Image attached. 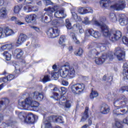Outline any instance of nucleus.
I'll return each mask as SVG.
<instances>
[{
  "label": "nucleus",
  "mask_w": 128,
  "mask_h": 128,
  "mask_svg": "<svg viewBox=\"0 0 128 128\" xmlns=\"http://www.w3.org/2000/svg\"><path fill=\"white\" fill-rule=\"evenodd\" d=\"M60 76L63 78H74L76 76V70L74 68L70 65H64V68L58 70Z\"/></svg>",
  "instance_id": "1"
},
{
  "label": "nucleus",
  "mask_w": 128,
  "mask_h": 128,
  "mask_svg": "<svg viewBox=\"0 0 128 128\" xmlns=\"http://www.w3.org/2000/svg\"><path fill=\"white\" fill-rule=\"evenodd\" d=\"M128 98L122 95L119 98L114 99V106L116 108L113 110L114 114H120V108H124L126 106V104H128Z\"/></svg>",
  "instance_id": "2"
},
{
  "label": "nucleus",
  "mask_w": 128,
  "mask_h": 128,
  "mask_svg": "<svg viewBox=\"0 0 128 128\" xmlns=\"http://www.w3.org/2000/svg\"><path fill=\"white\" fill-rule=\"evenodd\" d=\"M46 13H44L41 15L40 18L42 22L44 24H50L52 20V12L56 11L54 8L48 7L44 9Z\"/></svg>",
  "instance_id": "3"
},
{
  "label": "nucleus",
  "mask_w": 128,
  "mask_h": 128,
  "mask_svg": "<svg viewBox=\"0 0 128 128\" xmlns=\"http://www.w3.org/2000/svg\"><path fill=\"white\" fill-rule=\"evenodd\" d=\"M20 68H18V65L15 66V70L13 74H9L6 77H2L0 78V84L1 82H10L12 80L16 78H18L20 74Z\"/></svg>",
  "instance_id": "4"
},
{
  "label": "nucleus",
  "mask_w": 128,
  "mask_h": 128,
  "mask_svg": "<svg viewBox=\"0 0 128 128\" xmlns=\"http://www.w3.org/2000/svg\"><path fill=\"white\" fill-rule=\"evenodd\" d=\"M70 90L74 94H80L86 90V84L77 82L70 86Z\"/></svg>",
  "instance_id": "5"
},
{
  "label": "nucleus",
  "mask_w": 128,
  "mask_h": 128,
  "mask_svg": "<svg viewBox=\"0 0 128 128\" xmlns=\"http://www.w3.org/2000/svg\"><path fill=\"white\" fill-rule=\"evenodd\" d=\"M93 26H100V32L104 36H108L110 34L108 32V26L106 24H101L98 21L95 20L92 22Z\"/></svg>",
  "instance_id": "6"
},
{
  "label": "nucleus",
  "mask_w": 128,
  "mask_h": 128,
  "mask_svg": "<svg viewBox=\"0 0 128 128\" xmlns=\"http://www.w3.org/2000/svg\"><path fill=\"white\" fill-rule=\"evenodd\" d=\"M108 32L110 35L108 36H104L105 38H108L110 40L111 42H116L122 36V32L120 30H116L114 32L112 35V32L110 30V28L108 27Z\"/></svg>",
  "instance_id": "7"
},
{
  "label": "nucleus",
  "mask_w": 128,
  "mask_h": 128,
  "mask_svg": "<svg viewBox=\"0 0 128 128\" xmlns=\"http://www.w3.org/2000/svg\"><path fill=\"white\" fill-rule=\"evenodd\" d=\"M107 58H108L110 60H114V55L112 54H110L108 55L102 54L100 58H96L94 62L96 64L100 66L102 64Z\"/></svg>",
  "instance_id": "8"
},
{
  "label": "nucleus",
  "mask_w": 128,
  "mask_h": 128,
  "mask_svg": "<svg viewBox=\"0 0 128 128\" xmlns=\"http://www.w3.org/2000/svg\"><path fill=\"white\" fill-rule=\"evenodd\" d=\"M126 1L124 0H118L117 3L111 6L110 8L116 10H122L126 8Z\"/></svg>",
  "instance_id": "9"
},
{
  "label": "nucleus",
  "mask_w": 128,
  "mask_h": 128,
  "mask_svg": "<svg viewBox=\"0 0 128 128\" xmlns=\"http://www.w3.org/2000/svg\"><path fill=\"white\" fill-rule=\"evenodd\" d=\"M114 54V56H116L118 60L120 62L124 60V58H126V52L124 51V50L120 48V47L116 48Z\"/></svg>",
  "instance_id": "10"
},
{
  "label": "nucleus",
  "mask_w": 128,
  "mask_h": 128,
  "mask_svg": "<svg viewBox=\"0 0 128 128\" xmlns=\"http://www.w3.org/2000/svg\"><path fill=\"white\" fill-rule=\"evenodd\" d=\"M60 30L56 27L50 28H48L46 34L48 38H54L60 36Z\"/></svg>",
  "instance_id": "11"
},
{
  "label": "nucleus",
  "mask_w": 128,
  "mask_h": 128,
  "mask_svg": "<svg viewBox=\"0 0 128 128\" xmlns=\"http://www.w3.org/2000/svg\"><path fill=\"white\" fill-rule=\"evenodd\" d=\"M32 97H28L26 98L24 101H22L20 102V101L18 102V104L21 108H22L24 110H28V106H31L32 104L34 102L32 100Z\"/></svg>",
  "instance_id": "12"
},
{
  "label": "nucleus",
  "mask_w": 128,
  "mask_h": 128,
  "mask_svg": "<svg viewBox=\"0 0 128 128\" xmlns=\"http://www.w3.org/2000/svg\"><path fill=\"white\" fill-rule=\"evenodd\" d=\"M30 96H32L33 100H38L40 102H42L44 98L42 94L38 91H35L33 93H32L30 94Z\"/></svg>",
  "instance_id": "13"
},
{
  "label": "nucleus",
  "mask_w": 128,
  "mask_h": 128,
  "mask_svg": "<svg viewBox=\"0 0 128 128\" xmlns=\"http://www.w3.org/2000/svg\"><path fill=\"white\" fill-rule=\"evenodd\" d=\"M100 113L102 114H108L110 112V106L106 103L102 104L100 106Z\"/></svg>",
  "instance_id": "14"
},
{
  "label": "nucleus",
  "mask_w": 128,
  "mask_h": 128,
  "mask_svg": "<svg viewBox=\"0 0 128 128\" xmlns=\"http://www.w3.org/2000/svg\"><path fill=\"white\" fill-rule=\"evenodd\" d=\"M28 39V36L22 33L20 34L17 42H16V44L18 46H22L26 40Z\"/></svg>",
  "instance_id": "15"
},
{
  "label": "nucleus",
  "mask_w": 128,
  "mask_h": 128,
  "mask_svg": "<svg viewBox=\"0 0 128 128\" xmlns=\"http://www.w3.org/2000/svg\"><path fill=\"white\" fill-rule=\"evenodd\" d=\"M24 51L20 48H16L12 52L13 56H16L17 60L22 58L24 56Z\"/></svg>",
  "instance_id": "16"
},
{
  "label": "nucleus",
  "mask_w": 128,
  "mask_h": 128,
  "mask_svg": "<svg viewBox=\"0 0 128 128\" xmlns=\"http://www.w3.org/2000/svg\"><path fill=\"white\" fill-rule=\"evenodd\" d=\"M24 10L26 12H38V9L36 6L28 5L24 7Z\"/></svg>",
  "instance_id": "17"
},
{
  "label": "nucleus",
  "mask_w": 128,
  "mask_h": 128,
  "mask_svg": "<svg viewBox=\"0 0 128 128\" xmlns=\"http://www.w3.org/2000/svg\"><path fill=\"white\" fill-rule=\"evenodd\" d=\"M10 99L6 98H3L0 100V110H2V106H8L10 104Z\"/></svg>",
  "instance_id": "18"
},
{
  "label": "nucleus",
  "mask_w": 128,
  "mask_h": 128,
  "mask_svg": "<svg viewBox=\"0 0 128 128\" xmlns=\"http://www.w3.org/2000/svg\"><path fill=\"white\" fill-rule=\"evenodd\" d=\"M88 110H90V108L88 106H86L84 112L83 113V116L81 118L82 122H86V120L90 116V115H88Z\"/></svg>",
  "instance_id": "19"
},
{
  "label": "nucleus",
  "mask_w": 128,
  "mask_h": 128,
  "mask_svg": "<svg viewBox=\"0 0 128 128\" xmlns=\"http://www.w3.org/2000/svg\"><path fill=\"white\" fill-rule=\"evenodd\" d=\"M36 16L34 14H32L27 15L25 18V20L26 22H28V24H30L32 22H34L36 20Z\"/></svg>",
  "instance_id": "20"
},
{
  "label": "nucleus",
  "mask_w": 128,
  "mask_h": 128,
  "mask_svg": "<svg viewBox=\"0 0 128 128\" xmlns=\"http://www.w3.org/2000/svg\"><path fill=\"white\" fill-rule=\"evenodd\" d=\"M100 6L103 8H108L110 6V4H112V1L110 0H100Z\"/></svg>",
  "instance_id": "21"
},
{
  "label": "nucleus",
  "mask_w": 128,
  "mask_h": 128,
  "mask_svg": "<svg viewBox=\"0 0 128 128\" xmlns=\"http://www.w3.org/2000/svg\"><path fill=\"white\" fill-rule=\"evenodd\" d=\"M123 76L124 80H128V65L127 64H124L123 66Z\"/></svg>",
  "instance_id": "22"
},
{
  "label": "nucleus",
  "mask_w": 128,
  "mask_h": 128,
  "mask_svg": "<svg viewBox=\"0 0 128 128\" xmlns=\"http://www.w3.org/2000/svg\"><path fill=\"white\" fill-rule=\"evenodd\" d=\"M3 30L5 38H6V36H12V34H14V30L10 28H9L8 27L3 28Z\"/></svg>",
  "instance_id": "23"
},
{
  "label": "nucleus",
  "mask_w": 128,
  "mask_h": 128,
  "mask_svg": "<svg viewBox=\"0 0 128 128\" xmlns=\"http://www.w3.org/2000/svg\"><path fill=\"white\" fill-rule=\"evenodd\" d=\"M12 44H6L3 45L0 48V52H2L4 50H12Z\"/></svg>",
  "instance_id": "24"
},
{
  "label": "nucleus",
  "mask_w": 128,
  "mask_h": 128,
  "mask_svg": "<svg viewBox=\"0 0 128 128\" xmlns=\"http://www.w3.org/2000/svg\"><path fill=\"white\" fill-rule=\"evenodd\" d=\"M24 122L27 124H34L36 122V117H34V115L28 116V118L27 119H25Z\"/></svg>",
  "instance_id": "25"
},
{
  "label": "nucleus",
  "mask_w": 128,
  "mask_h": 128,
  "mask_svg": "<svg viewBox=\"0 0 128 128\" xmlns=\"http://www.w3.org/2000/svg\"><path fill=\"white\" fill-rule=\"evenodd\" d=\"M74 28L75 30V32H79L80 34H84V30L82 28V24L78 23L74 25Z\"/></svg>",
  "instance_id": "26"
},
{
  "label": "nucleus",
  "mask_w": 128,
  "mask_h": 128,
  "mask_svg": "<svg viewBox=\"0 0 128 128\" xmlns=\"http://www.w3.org/2000/svg\"><path fill=\"white\" fill-rule=\"evenodd\" d=\"M30 106H31L34 112H38L40 109L38 108V106H40V103L36 101H33Z\"/></svg>",
  "instance_id": "27"
},
{
  "label": "nucleus",
  "mask_w": 128,
  "mask_h": 128,
  "mask_svg": "<svg viewBox=\"0 0 128 128\" xmlns=\"http://www.w3.org/2000/svg\"><path fill=\"white\" fill-rule=\"evenodd\" d=\"M60 14L62 16L64 14V10H58L54 13V16L55 18H60V20L62 18H66L65 16H60Z\"/></svg>",
  "instance_id": "28"
},
{
  "label": "nucleus",
  "mask_w": 128,
  "mask_h": 128,
  "mask_svg": "<svg viewBox=\"0 0 128 128\" xmlns=\"http://www.w3.org/2000/svg\"><path fill=\"white\" fill-rule=\"evenodd\" d=\"M98 91L94 90V89L92 88L91 93L90 94V100H94V98H98Z\"/></svg>",
  "instance_id": "29"
},
{
  "label": "nucleus",
  "mask_w": 128,
  "mask_h": 128,
  "mask_svg": "<svg viewBox=\"0 0 128 128\" xmlns=\"http://www.w3.org/2000/svg\"><path fill=\"white\" fill-rule=\"evenodd\" d=\"M8 14L6 13V10L4 8H2L0 10V18H6Z\"/></svg>",
  "instance_id": "30"
},
{
  "label": "nucleus",
  "mask_w": 128,
  "mask_h": 128,
  "mask_svg": "<svg viewBox=\"0 0 128 128\" xmlns=\"http://www.w3.org/2000/svg\"><path fill=\"white\" fill-rule=\"evenodd\" d=\"M11 20L15 22V24L18 26H22L24 24V22H21L20 20H18V18L16 16H12L11 18Z\"/></svg>",
  "instance_id": "31"
},
{
  "label": "nucleus",
  "mask_w": 128,
  "mask_h": 128,
  "mask_svg": "<svg viewBox=\"0 0 128 128\" xmlns=\"http://www.w3.org/2000/svg\"><path fill=\"white\" fill-rule=\"evenodd\" d=\"M82 54H84V50L80 48L78 49H77L74 52L75 56H82Z\"/></svg>",
  "instance_id": "32"
},
{
  "label": "nucleus",
  "mask_w": 128,
  "mask_h": 128,
  "mask_svg": "<svg viewBox=\"0 0 128 128\" xmlns=\"http://www.w3.org/2000/svg\"><path fill=\"white\" fill-rule=\"evenodd\" d=\"M3 56L6 58V60H12V54L8 53V52L6 51L3 52Z\"/></svg>",
  "instance_id": "33"
},
{
  "label": "nucleus",
  "mask_w": 128,
  "mask_h": 128,
  "mask_svg": "<svg viewBox=\"0 0 128 128\" xmlns=\"http://www.w3.org/2000/svg\"><path fill=\"white\" fill-rule=\"evenodd\" d=\"M59 104H60V106H62L64 104V102L66 100V96H64V95L60 96L59 97Z\"/></svg>",
  "instance_id": "34"
},
{
  "label": "nucleus",
  "mask_w": 128,
  "mask_h": 128,
  "mask_svg": "<svg viewBox=\"0 0 128 128\" xmlns=\"http://www.w3.org/2000/svg\"><path fill=\"white\" fill-rule=\"evenodd\" d=\"M70 36L72 37V38L74 40V42H75L76 44H80V40H78V38H76V34L72 32L70 33Z\"/></svg>",
  "instance_id": "35"
},
{
  "label": "nucleus",
  "mask_w": 128,
  "mask_h": 128,
  "mask_svg": "<svg viewBox=\"0 0 128 128\" xmlns=\"http://www.w3.org/2000/svg\"><path fill=\"white\" fill-rule=\"evenodd\" d=\"M119 22L120 26H126V24H128V18H121L119 19Z\"/></svg>",
  "instance_id": "36"
},
{
  "label": "nucleus",
  "mask_w": 128,
  "mask_h": 128,
  "mask_svg": "<svg viewBox=\"0 0 128 128\" xmlns=\"http://www.w3.org/2000/svg\"><path fill=\"white\" fill-rule=\"evenodd\" d=\"M52 26H55L56 28H58L60 26V20H54L52 21Z\"/></svg>",
  "instance_id": "37"
},
{
  "label": "nucleus",
  "mask_w": 128,
  "mask_h": 128,
  "mask_svg": "<svg viewBox=\"0 0 128 128\" xmlns=\"http://www.w3.org/2000/svg\"><path fill=\"white\" fill-rule=\"evenodd\" d=\"M45 128H62L60 126H57L54 127L52 126L50 122H46L45 124Z\"/></svg>",
  "instance_id": "38"
},
{
  "label": "nucleus",
  "mask_w": 128,
  "mask_h": 128,
  "mask_svg": "<svg viewBox=\"0 0 128 128\" xmlns=\"http://www.w3.org/2000/svg\"><path fill=\"white\" fill-rule=\"evenodd\" d=\"M42 81L44 83L48 82H50V75L44 76V77L42 80Z\"/></svg>",
  "instance_id": "39"
},
{
  "label": "nucleus",
  "mask_w": 128,
  "mask_h": 128,
  "mask_svg": "<svg viewBox=\"0 0 128 128\" xmlns=\"http://www.w3.org/2000/svg\"><path fill=\"white\" fill-rule=\"evenodd\" d=\"M110 44V43L108 40H106L102 44V46L100 47V48H104V50L106 49V46H108Z\"/></svg>",
  "instance_id": "40"
},
{
  "label": "nucleus",
  "mask_w": 128,
  "mask_h": 128,
  "mask_svg": "<svg viewBox=\"0 0 128 128\" xmlns=\"http://www.w3.org/2000/svg\"><path fill=\"white\" fill-rule=\"evenodd\" d=\"M50 98L55 100H58L60 98V94L56 92H53V96H51Z\"/></svg>",
  "instance_id": "41"
},
{
  "label": "nucleus",
  "mask_w": 128,
  "mask_h": 128,
  "mask_svg": "<svg viewBox=\"0 0 128 128\" xmlns=\"http://www.w3.org/2000/svg\"><path fill=\"white\" fill-rule=\"evenodd\" d=\"M51 76L52 78H54L55 80H58L60 76V74L58 72H51Z\"/></svg>",
  "instance_id": "42"
},
{
  "label": "nucleus",
  "mask_w": 128,
  "mask_h": 128,
  "mask_svg": "<svg viewBox=\"0 0 128 128\" xmlns=\"http://www.w3.org/2000/svg\"><path fill=\"white\" fill-rule=\"evenodd\" d=\"M66 26L68 30H70L72 28V24L68 19L66 20Z\"/></svg>",
  "instance_id": "43"
},
{
  "label": "nucleus",
  "mask_w": 128,
  "mask_h": 128,
  "mask_svg": "<svg viewBox=\"0 0 128 128\" xmlns=\"http://www.w3.org/2000/svg\"><path fill=\"white\" fill-rule=\"evenodd\" d=\"M119 92H120L122 93L124 92H128V86H122L120 89L119 90Z\"/></svg>",
  "instance_id": "44"
},
{
  "label": "nucleus",
  "mask_w": 128,
  "mask_h": 128,
  "mask_svg": "<svg viewBox=\"0 0 128 128\" xmlns=\"http://www.w3.org/2000/svg\"><path fill=\"white\" fill-rule=\"evenodd\" d=\"M64 40H66V36H61L59 40V44H62L64 42Z\"/></svg>",
  "instance_id": "45"
},
{
  "label": "nucleus",
  "mask_w": 128,
  "mask_h": 128,
  "mask_svg": "<svg viewBox=\"0 0 128 128\" xmlns=\"http://www.w3.org/2000/svg\"><path fill=\"white\" fill-rule=\"evenodd\" d=\"M72 106V103L70 102V100H66L65 102V107L66 108H70Z\"/></svg>",
  "instance_id": "46"
},
{
  "label": "nucleus",
  "mask_w": 128,
  "mask_h": 128,
  "mask_svg": "<svg viewBox=\"0 0 128 128\" xmlns=\"http://www.w3.org/2000/svg\"><path fill=\"white\" fill-rule=\"evenodd\" d=\"M56 122H58L59 124H64V118L62 116H58Z\"/></svg>",
  "instance_id": "47"
},
{
  "label": "nucleus",
  "mask_w": 128,
  "mask_h": 128,
  "mask_svg": "<svg viewBox=\"0 0 128 128\" xmlns=\"http://www.w3.org/2000/svg\"><path fill=\"white\" fill-rule=\"evenodd\" d=\"M20 10H21V8L20 7V6H15L14 10V14H18V12H20Z\"/></svg>",
  "instance_id": "48"
},
{
  "label": "nucleus",
  "mask_w": 128,
  "mask_h": 128,
  "mask_svg": "<svg viewBox=\"0 0 128 128\" xmlns=\"http://www.w3.org/2000/svg\"><path fill=\"white\" fill-rule=\"evenodd\" d=\"M82 23L84 24H90L92 22L88 20V16L84 18V20L82 21Z\"/></svg>",
  "instance_id": "49"
},
{
  "label": "nucleus",
  "mask_w": 128,
  "mask_h": 128,
  "mask_svg": "<svg viewBox=\"0 0 128 128\" xmlns=\"http://www.w3.org/2000/svg\"><path fill=\"white\" fill-rule=\"evenodd\" d=\"M5 38L4 28H0V38Z\"/></svg>",
  "instance_id": "50"
},
{
  "label": "nucleus",
  "mask_w": 128,
  "mask_h": 128,
  "mask_svg": "<svg viewBox=\"0 0 128 128\" xmlns=\"http://www.w3.org/2000/svg\"><path fill=\"white\" fill-rule=\"evenodd\" d=\"M60 90L62 96H64L66 94V92H68V89L66 87H61Z\"/></svg>",
  "instance_id": "51"
},
{
  "label": "nucleus",
  "mask_w": 128,
  "mask_h": 128,
  "mask_svg": "<svg viewBox=\"0 0 128 128\" xmlns=\"http://www.w3.org/2000/svg\"><path fill=\"white\" fill-rule=\"evenodd\" d=\"M92 36L95 38H98L100 36V33L98 31H95Z\"/></svg>",
  "instance_id": "52"
},
{
  "label": "nucleus",
  "mask_w": 128,
  "mask_h": 128,
  "mask_svg": "<svg viewBox=\"0 0 128 128\" xmlns=\"http://www.w3.org/2000/svg\"><path fill=\"white\" fill-rule=\"evenodd\" d=\"M96 52V50L93 49L89 52V54H96V56H98L100 52Z\"/></svg>",
  "instance_id": "53"
},
{
  "label": "nucleus",
  "mask_w": 128,
  "mask_h": 128,
  "mask_svg": "<svg viewBox=\"0 0 128 128\" xmlns=\"http://www.w3.org/2000/svg\"><path fill=\"white\" fill-rule=\"evenodd\" d=\"M87 32L89 33L90 36H92L96 31H94L92 28H89L87 30Z\"/></svg>",
  "instance_id": "54"
},
{
  "label": "nucleus",
  "mask_w": 128,
  "mask_h": 128,
  "mask_svg": "<svg viewBox=\"0 0 128 128\" xmlns=\"http://www.w3.org/2000/svg\"><path fill=\"white\" fill-rule=\"evenodd\" d=\"M115 126L117 128H122V124L118 121L116 122Z\"/></svg>",
  "instance_id": "55"
},
{
  "label": "nucleus",
  "mask_w": 128,
  "mask_h": 128,
  "mask_svg": "<svg viewBox=\"0 0 128 128\" xmlns=\"http://www.w3.org/2000/svg\"><path fill=\"white\" fill-rule=\"evenodd\" d=\"M20 61V64H26V57H22V58H19Z\"/></svg>",
  "instance_id": "56"
},
{
  "label": "nucleus",
  "mask_w": 128,
  "mask_h": 128,
  "mask_svg": "<svg viewBox=\"0 0 128 128\" xmlns=\"http://www.w3.org/2000/svg\"><path fill=\"white\" fill-rule=\"evenodd\" d=\"M58 116H51L52 120V122H56L58 120Z\"/></svg>",
  "instance_id": "57"
},
{
  "label": "nucleus",
  "mask_w": 128,
  "mask_h": 128,
  "mask_svg": "<svg viewBox=\"0 0 128 128\" xmlns=\"http://www.w3.org/2000/svg\"><path fill=\"white\" fill-rule=\"evenodd\" d=\"M62 86H68V82L66 80H62Z\"/></svg>",
  "instance_id": "58"
},
{
  "label": "nucleus",
  "mask_w": 128,
  "mask_h": 128,
  "mask_svg": "<svg viewBox=\"0 0 128 128\" xmlns=\"http://www.w3.org/2000/svg\"><path fill=\"white\" fill-rule=\"evenodd\" d=\"M43 2H45L46 6H50V4H52V2L50 0H43Z\"/></svg>",
  "instance_id": "59"
},
{
  "label": "nucleus",
  "mask_w": 128,
  "mask_h": 128,
  "mask_svg": "<svg viewBox=\"0 0 128 128\" xmlns=\"http://www.w3.org/2000/svg\"><path fill=\"white\" fill-rule=\"evenodd\" d=\"M18 116L19 118H20V120H22V118H24V114L22 112H20L18 114Z\"/></svg>",
  "instance_id": "60"
},
{
  "label": "nucleus",
  "mask_w": 128,
  "mask_h": 128,
  "mask_svg": "<svg viewBox=\"0 0 128 128\" xmlns=\"http://www.w3.org/2000/svg\"><path fill=\"white\" fill-rule=\"evenodd\" d=\"M84 7H82V8H80L78 10V12H80V14H84Z\"/></svg>",
  "instance_id": "61"
},
{
  "label": "nucleus",
  "mask_w": 128,
  "mask_h": 128,
  "mask_svg": "<svg viewBox=\"0 0 128 128\" xmlns=\"http://www.w3.org/2000/svg\"><path fill=\"white\" fill-rule=\"evenodd\" d=\"M112 76H110L108 78V82H110V84H112Z\"/></svg>",
  "instance_id": "62"
},
{
  "label": "nucleus",
  "mask_w": 128,
  "mask_h": 128,
  "mask_svg": "<svg viewBox=\"0 0 128 128\" xmlns=\"http://www.w3.org/2000/svg\"><path fill=\"white\" fill-rule=\"evenodd\" d=\"M68 50L69 52H70V53L72 52H74V48H72V46H70L68 48Z\"/></svg>",
  "instance_id": "63"
},
{
  "label": "nucleus",
  "mask_w": 128,
  "mask_h": 128,
  "mask_svg": "<svg viewBox=\"0 0 128 128\" xmlns=\"http://www.w3.org/2000/svg\"><path fill=\"white\" fill-rule=\"evenodd\" d=\"M123 122H124V124H128V116L123 120Z\"/></svg>",
  "instance_id": "64"
}]
</instances>
